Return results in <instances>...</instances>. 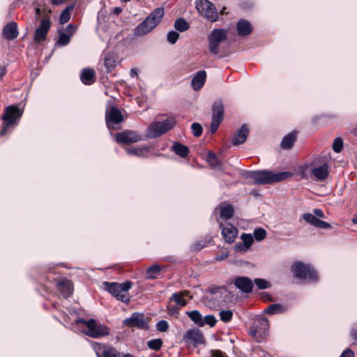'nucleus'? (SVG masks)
<instances>
[{
  "instance_id": "nucleus-1",
  "label": "nucleus",
  "mask_w": 357,
  "mask_h": 357,
  "mask_svg": "<svg viewBox=\"0 0 357 357\" xmlns=\"http://www.w3.org/2000/svg\"><path fill=\"white\" fill-rule=\"evenodd\" d=\"M293 175L289 172L273 173L271 170L249 171L247 176L252 178L255 184L266 185L286 180Z\"/></svg>"
},
{
  "instance_id": "nucleus-2",
  "label": "nucleus",
  "mask_w": 357,
  "mask_h": 357,
  "mask_svg": "<svg viewBox=\"0 0 357 357\" xmlns=\"http://www.w3.org/2000/svg\"><path fill=\"white\" fill-rule=\"evenodd\" d=\"M163 15V8H157L135 28L134 35L142 37L150 33L160 22Z\"/></svg>"
},
{
  "instance_id": "nucleus-3",
  "label": "nucleus",
  "mask_w": 357,
  "mask_h": 357,
  "mask_svg": "<svg viewBox=\"0 0 357 357\" xmlns=\"http://www.w3.org/2000/svg\"><path fill=\"white\" fill-rule=\"evenodd\" d=\"M291 269L294 278L297 279L307 280L309 283L317 282L319 280L317 271L308 264L296 261L291 265Z\"/></svg>"
},
{
  "instance_id": "nucleus-4",
  "label": "nucleus",
  "mask_w": 357,
  "mask_h": 357,
  "mask_svg": "<svg viewBox=\"0 0 357 357\" xmlns=\"http://www.w3.org/2000/svg\"><path fill=\"white\" fill-rule=\"evenodd\" d=\"M176 123L174 117L169 116L162 121L151 123L147 130V136L150 138H156L171 130Z\"/></svg>"
},
{
  "instance_id": "nucleus-5",
  "label": "nucleus",
  "mask_w": 357,
  "mask_h": 357,
  "mask_svg": "<svg viewBox=\"0 0 357 357\" xmlns=\"http://www.w3.org/2000/svg\"><path fill=\"white\" fill-rule=\"evenodd\" d=\"M22 112L16 105H10L6 107L1 119L4 121V125L0 131V135L3 136L6 134L9 126L17 123L21 118Z\"/></svg>"
},
{
  "instance_id": "nucleus-6",
  "label": "nucleus",
  "mask_w": 357,
  "mask_h": 357,
  "mask_svg": "<svg viewBox=\"0 0 357 357\" xmlns=\"http://www.w3.org/2000/svg\"><path fill=\"white\" fill-rule=\"evenodd\" d=\"M228 33L223 29H213L208 35V50L213 55L218 54L220 45L227 40Z\"/></svg>"
},
{
  "instance_id": "nucleus-7",
  "label": "nucleus",
  "mask_w": 357,
  "mask_h": 357,
  "mask_svg": "<svg viewBox=\"0 0 357 357\" xmlns=\"http://www.w3.org/2000/svg\"><path fill=\"white\" fill-rule=\"evenodd\" d=\"M269 328L268 320L266 317H257L249 328V335L255 338L262 337L267 335Z\"/></svg>"
},
{
  "instance_id": "nucleus-8",
  "label": "nucleus",
  "mask_w": 357,
  "mask_h": 357,
  "mask_svg": "<svg viewBox=\"0 0 357 357\" xmlns=\"http://www.w3.org/2000/svg\"><path fill=\"white\" fill-rule=\"evenodd\" d=\"M123 323L128 328H137L144 331L149 328L148 319L144 314L139 312H133L130 317L124 319Z\"/></svg>"
},
{
  "instance_id": "nucleus-9",
  "label": "nucleus",
  "mask_w": 357,
  "mask_h": 357,
  "mask_svg": "<svg viewBox=\"0 0 357 357\" xmlns=\"http://www.w3.org/2000/svg\"><path fill=\"white\" fill-rule=\"evenodd\" d=\"M225 109L221 100H216L212 105L211 132L214 134L218 129L224 118Z\"/></svg>"
},
{
  "instance_id": "nucleus-10",
  "label": "nucleus",
  "mask_w": 357,
  "mask_h": 357,
  "mask_svg": "<svg viewBox=\"0 0 357 357\" xmlns=\"http://www.w3.org/2000/svg\"><path fill=\"white\" fill-rule=\"evenodd\" d=\"M109 329L104 324H98L93 319H90L87 322V330L84 333L91 337L98 338L108 335Z\"/></svg>"
},
{
  "instance_id": "nucleus-11",
  "label": "nucleus",
  "mask_w": 357,
  "mask_h": 357,
  "mask_svg": "<svg viewBox=\"0 0 357 357\" xmlns=\"http://www.w3.org/2000/svg\"><path fill=\"white\" fill-rule=\"evenodd\" d=\"M199 12L204 13V17L209 21L214 22L218 19L217 9L214 4L208 0H201L196 5Z\"/></svg>"
},
{
  "instance_id": "nucleus-12",
  "label": "nucleus",
  "mask_w": 357,
  "mask_h": 357,
  "mask_svg": "<svg viewBox=\"0 0 357 357\" xmlns=\"http://www.w3.org/2000/svg\"><path fill=\"white\" fill-rule=\"evenodd\" d=\"M123 121L121 112L116 107H108L105 112V122L109 130L114 128V125L119 124Z\"/></svg>"
},
{
  "instance_id": "nucleus-13",
  "label": "nucleus",
  "mask_w": 357,
  "mask_h": 357,
  "mask_svg": "<svg viewBox=\"0 0 357 357\" xmlns=\"http://www.w3.org/2000/svg\"><path fill=\"white\" fill-rule=\"evenodd\" d=\"M115 139L120 144H131L143 139V137L135 131L126 130L116 135Z\"/></svg>"
},
{
  "instance_id": "nucleus-14",
  "label": "nucleus",
  "mask_w": 357,
  "mask_h": 357,
  "mask_svg": "<svg viewBox=\"0 0 357 357\" xmlns=\"http://www.w3.org/2000/svg\"><path fill=\"white\" fill-rule=\"evenodd\" d=\"M105 285L109 293L113 295L118 301L128 303L130 296L128 293H123L120 288L119 283L105 282Z\"/></svg>"
},
{
  "instance_id": "nucleus-15",
  "label": "nucleus",
  "mask_w": 357,
  "mask_h": 357,
  "mask_svg": "<svg viewBox=\"0 0 357 357\" xmlns=\"http://www.w3.org/2000/svg\"><path fill=\"white\" fill-rule=\"evenodd\" d=\"M93 349L98 357H119V352L111 347L94 342L93 343Z\"/></svg>"
},
{
  "instance_id": "nucleus-16",
  "label": "nucleus",
  "mask_w": 357,
  "mask_h": 357,
  "mask_svg": "<svg viewBox=\"0 0 357 357\" xmlns=\"http://www.w3.org/2000/svg\"><path fill=\"white\" fill-rule=\"evenodd\" d=\"M51 20L50 19H43L40 21L39 26L36 29L33 40L36 43L44 41L46 39L48 31L51 27Z\"/></svg>"
},
{
  "instance_id": "nucleus-17",
  "label": "nucleus",
  "mask_w": 357,
  "mask_h": 357,
  "mask_svg": "<svg viewBox=\"0 0 357 357\" xmlns=\"http://www.w3.org/2000/svg\"><path fill=\"white\" fill-rule=\"evenodd\" d=\"M220 227L225 241L229 244L234 243L238 235V229L234 225L227 222L225 224L220 223Z\"/></svg>"
},
{
  "instance_id": "nucleus-18",
  "label": "nucleus",
  "mask_w": 357,
  "mask_h": 357,
  "mask_svg": "<svg viewBox=\"0 0 357 357\" xmlns=\"http://www.w3.org/2000/svg\"><path fill=\"white\" fill-rule=\"evenodd\" d=\"M232 283L237 289L244 293H250L253 289L252 281L245 276H236L234 278Z\"/></svg>"
},
{
  "instance_id": "nucleus-19",
  "label": "nucleus",
  "mask_w": 357,
  "mask_h": 357,
  "mask_svg": "<svg viewBox=\"0 0 357 357\" xmlns=\"http://www.w3.org/2000/svg\"><path fill=\"white\" fill-rule=\"evenodd\" d=\"M330 165L328 162H324L319 167H314L311 169V173L314 179L318 181H325L329 174Z\"/></svg>"
},
{
  "instance_id": "nucleus-20",
  "label": "nucleus",
  "mask_w": 357,
  "mask_h": 357,
  "mask_svg": "<svg viewBox=\"0 0 357 357\" xmlns=\"http://www.w3.org/2000/svg\"><path fill=\"white\" fill-rule=\"evenodd\" d=\"M17 24L15 22L8 23L3 29L2 36L4 38L11 40L18 36Z\"/></svg>"
},
{
  "instance_id": "nucleus-21",
  "label": "nucleus",
  "mask_w": 357,
  "mask_h": 357,
  "mask_svg": "<svg viewBox=\"0 0 357 357\" xmlns=\"http://www.w3.org/2000/svg\"><path fill=\"white\" fill-rule=\"evenodd\" d=\"M248 133V127L245 124L242 125L236 133L234 134L232 138V144L235 146L243 144L247 139Z\"/></svg>"
},
{
  "instance_id": "nucleus-22",
  "label": "nucleus",
  "mask_w": 357,
  "mask_h": 357,
  "mask_svg": "<svg viewBox=\"0 0 357 357\" xmlns=\"http://www.w3.org/2000/svg\"><path fill=\"white\" fill-rule=\"evenodd\" d=\"M57 289L64 298H68L73 294V284L68 280H61L57 282Z\"/></svg>"
},
{
  "instance_id": "nucleus-23",
  "label": "nucleus",
  "mask_w": 357,
  "mask_h": 357,
  "mask_svg": "<svg viewBox=\"0 0 357 357\" xmlns=\"http://www.w3.org/2000/svg\"><path fill=\"white\" fill-rule=\"evenodd\" d=\"M236 31L239 36H247L252 33V26L250 22L246 20L241 19L236 23Z\"/></svg>"
},
{
  "instance_id": "nucleus-24",
  "label": "nucleus",
  "mask_w": 357,
  "mask_h": 357,
  "mask_svg": "<svg viewBox=\"0 0 357 357\" xmlns=\"http://www.w3.org/2000/svg\"><path fill=\"white\" fill-rule=\"evenodd\" d=\"M206 73L205 70L198 71L193 77L191 84L195 91L200 90L206 82Z\"/></svg>"
},
{
  "instance_id": "nucleus-25",
  "label": "nucleus",
  "mask_w": 357,
  "mask_h": 357,
  "mask_svg": "<svg viewBox=\"0 0 357 357\" xmlns=\"http://www.w3.org/2000/svg\"><path fill=\"white\" fill-rule=\"evenodd\" d=\"M243 243L236 244L235 250L240 252H245L251 246L253 243V236L250 234H243L241 235Z\"/></svg>"
},
{
  "instance_id": "nucleus-26",
  "label": "nucleus",
  "mask_w": 357,
  "mask_h": 357,
  "mask_svg": "<svg viewBox=\"0 0 357 357\" xmlns=\"http://www.w3.org/2000/svg\"><path fill=\"white\" fill-rule=\"evenodd\" d=\"M80 79L85 85H91L96 81V74L92 68H84L80 73Z\"/></svg>"
},
{
  "instance_id": "nucleus-27",
  "label": "nucleus",
  "mask_w": 357,
  "mask_h": 357,
  "mask_svg": "<svg viewBox=\"0 0 357 357\" xmlns=\"http://www.w3.org/2000/svg\"><path fill=\"white\" fill-rule=\"evenodd\" d=\"M184 338L192 341L195 344H200L204 343V336L199 330H190L184 335Z\"/></svg>"
},
{
  "instance_id": "nucleus-28",
  "label": "nucleus",
  "mask_w": 357,
  "mask_h": 357,
  "mask_svg": "<svg viewBox=\"0 0 357 357\" xmlns=\"http://www.w3.org/2000/svg\"><path fill=\"white\" fill-rule=\"evenodd\" d=\"M171 150L174 151L175 154L183 158H185L190 153L189 148L178 142H174L173 143Z\"/></svg>"
},
{
  "instance_id": "nucleus-29",
  "label": "nucleus",
  "mask_w": 357,
  "mask_h": 357,
  "mask_svg": "<svg viewBox=\"0 0 357 357\" xmlns=\"http://www.w3.org/2000/svg\"><path fill=\"white\" fill-rule=\"evenodd\" d=\"M117 65V58L112 53H108L104 58V66L106 68L107 73H111Z\"/></svg>"
},
{
  "instance_id": "nucleus-30",
  "label": "nucleus",
  "mask_w": 357,
  "mask_h": 357,
  "mask_svg": "<svg viewBox=\"0 0 357 357\" xmlns=\"http://www.w3.org/2000/svg\"><path fill=\"white\" fill-rule=\"evenodd\" d=\"M296 139V133L290 132L283 137L280 146L283 149H289L293 146Z\"/></svg>"
},
{
  "instance_id": "nucleus-31",
  "label": "nucleus",
  "mask_w": 357,
  "mask_h": 357,
  "mask_svg": "<svg viewBox=\"0 0 357 357\" xmlns=\"http://www.w3.org/2000/svg\"><path fill=\"white\" fill-rule=\"evenodd\" d=\"M162 269L161 267L157 264H155L150 267H149L146 270V279L147 280H153L158 278V276L160 275Z\"/></svg>"
},
{
  "instance_id": "nucleus-32",
  "label": "nucleus",
  "mask_w": 357,
  "mask_h": 357,
  "mask_svg": "<svg viewBox=\"0 0 357 357\" xmlns=\"http://www.w3.org/2000/svg\"><path fill=\"white\" fill-rule=\"evenodd\" d=\"M185 313L195 324L199 327L204 326V323L202 321V315L198 310H194L192 311H188Z\"/></svg>"
},
{
  "instance_id": "nucleus-33",
  "label": "nucleus",
  "mask_w": 357,
  "mask_h": 357,
  "mask_svg": "<svg viewBox=\"0 0 357 357\" xmlns=\"http://www.w3.org/2000/svg\"><path fill=\"white\" fill-rule=\"evenodd\" d=\"M287 310V308L281 304L275 303L269 305L267 308L264 310V313L273 315L276 314L284 313Z\"/></svg>"
},
{
  "instance_id": "nucleus-34",
  "label": "nucleus",
  "mask_w": 357,
  "mask_h": 357,
  "mask_svg": "<svg viewBox=\"0 0 357 357\" xmlns=\"http://www.w3.org/2000/svg\"><path fill=\"white\" fill-rule=\"evenodd\" d=\"M126 151L128 155H133L138 157H146L148 154L149 148H126Z\"/></svg>"
},
{
  "instance_id": "nucleus-35",
  "label": "nucleus",
  "mask_w": 357,
  "mask_h": 357,
  "mask_svg": "<svg viewBox=\"0 0 357 357\" xmlns=\"http://www.w3.org/2000/svg\"><path fill=\"white\" fill-rule=\"evenodd\" d=\"M206 161L209 165L213 168H218L222 166L221 161L218 159L217 155L213 151L208 152Z\"/></svg>"
},
{
  "instance_id": "nucleus-36",
  "label": "nucleus",
  "mask_w": 357,
  "mask_h": 357,
  "mask_svg": "<svg viewBox=\"0 0 357 357\" xmlns=\"http://www.w3.org/2000/svg\"><path fill=\"white\" fill-rule=\"evenodd\" d=\"M74 8V5L68 6L61 13L59 17V22L61 24H64L67 23L70 19L71 15V12Z\"/></svg>"
},
{
  "instance_id": "nucleus-37",
  "label": "nucleus",
  "mask_w": 357,
  "mask_h": 357,
  "mask_svg": "<svg viewBox=\"0 0 357 357\" xmlns=\"http://www.w3.org/2000/svg\"><path fill=\"white\" fill-rule=\"evenodd\" d=\"M233 215L234 209L231 205L224 206L220 208V217L222 219L227 220L232 218Z\"/></svg>"
},
{
  "instance_id": "nucleus-38",
  "label": "nucleus",
  "mask_w": 357,
  "mask_h": 357,
  "mask_svg": "<svg viewBox=\"0 0 357 357\" xmlns=\"http://www.w3.org/2000/svg\"><path fill=\"white\" fill-rule=\"evenodd\" d=\"M174 28L180 32H183L187 31L190 28V26L185 19L178 18L175 21Z\"/></svg>"
},
{
  "instance_id": "nucleus-39",
  "label": "nucleus",
  "mask_w": 357,
  "mask_h": 357,
  "mask_svg": "<svg viewBox=\"0 0 357 357\" xmlns=\"http://www.w3.org/2000/svg\"><path fill=\"white\" fill-rule=\"evenodd\" d=\"M169 301L175 302L180 307H185L187 305V301L182 297V294H179L178 292L174 293L171 296Z\"/></svg>"
},
{
  "instance_id": "nucleus-40",
  "label": "nucleus",
  "mask_w": 357,
  "mask_h": 357,
  "mask_svg": "<svg viewBox=\"0 0 357 357\" xmlns=\"http://www.w3.org/2000/svg\"><path fill=\"white\" fill-rule=\"evenodd\" d=\"M211 241H213L211 238H209L208 240L205 239L197 241L192 245V250L193 251L199 252L202 248H205Z\"/></svg>"
},
{
  "instance_id": "nucleus-41",
  "label": "nucleus",
  "mask_w": 357,
  "mask_h": 357,
  "mask_svg": "<svg viewBox=\"0 0 357 357\" xmlns=\"http://www.w3.org/2000/svg\"><path fill=\"white\" fill-rule=\"evenodd\" d=\"M148 347L153 351H159L162 346V340L160 338L153 339L147 342Z\"/></svg>"
},
{
  "instance_id": "nucleus-42",
  "label": "nucleus",
  "mask_w": 357,
  "mask_h": 357,
  "mask_svg": "<svg viewBox=\"0 0 357 357\" xmlns=\"http://www.w3.org/2000/svg\"><path fill=\"white\" fill-rule=\"evenodd\" d=\"M70 36L67 33H63L61 31H59V39L57 40V44L61 46L67 45L70 40Z\"/></svg>"
},
{
  "instance_id": "nucleus-43",
  "label": "nucleus",
  "mask_w": 357,
  "mask_h": 357,
  "mask_svg": "<svg viewBox=\"0 0 357 357\" xmlns=\"http://www.w3.org/2000/svg\"><path fill=\"white\" fill-rule=\"evenodd\" d=\"M252 236H253V238H255V240H257L258 241H261L266 238V231L261 227L256 228L254 230Z\"/></svg>"
},
{
  "instance_id": "nucleus-44",
  "label": "nucleus",
  "mask_w": 357,
  "mask_h": 357,
  "mask_svg": "<svg viewBox=\"0 0 357 357\" xmlns=\"http://www.w3.org/2000/svg\"><path fill=\"white\" fill-rule=\"evenodd\" d=\"M220 319L224 323L229 322L233 317V312L231 310H221L219 312Z\"/></svg>"
},
{
  "instance_id": "nucleus-45",
  "label": "nucleus",
  "mask_w": 357,
  "mask_h": 357,
  "mask_svg": "<svg viewBox=\"0 0 357 357\" xmlns=\"http://www.w3.org/2000/svg\"><path fill=\"white\" fill-rule=\"evenodd\" d=\"M254 282L259 289H266L271 287L270 282L264 279L256 278L254 280Z\"/></svg>"
},
{
  "instance_id": "nucleus-46",
  "label": "nucleus",
  "mask_w": 357,
  "mask_h": 357,
  "mask_svg": "<svg viewBox=\"0 0 357 357\" xmlns=\"http://www.w3.org/2000/svg\"><path fill=\"white\" fill-rule=\"evenodd\" d=\"M192 132L196 137H200L203 132V128L199 123H193L191 125Z\"/></svg>"
},
{
  "instance_id": "nucleus-47",
  "label": "nucleus",
  "mask_w": 357,
  "mask_h": 357,
  "mask_svg": "<svg viewBox=\"0 0 357 357\" xmlns=\"http://www.w3.org/2000/svg\"><path fill=\"white\" fill-rule=\"evenodd\" d=\"M303 218L310 225L315 227L318 218L313 214L306 213L303 215Z\"/></svg>"
},
{
  "instance_id": "nucleus-48",
  "label": "nucleus",
  "mask_w": 357,
  "mask_h": 357,
  "mask_svg": "<svg viewBox=\"0 0 357 357\" xmlns=\"http://www.w3.org/2000/svg\"><path fill=\"white\" fill-rule=\"evenodd\" d=\"M202 321L204 323V325H208L210 327H213L217 323V319L215 316L212 314L206 315L204 318H202Z\"/></svg>"
},
{
  "instance_id": "nucleus-49",
  "label": "nucleus",
  "mask_w": 357,
  "mask_h": 357,
  "mask_svg": "<svg viewBox=\"0 0 357 357\" xmlns=\"http://www.w3.org/2000/svg\"><path fill=\"white\" fill-rule=\"evenodd\" d=\"M179 38V34L175 31H170L167 35V40L170 44H175Z\"/></svg>"
},
{
  "instance_id": "nucleus-50",
  "label": "nucleus",
  "mask_w": 357,
  "mask_h": 357,
  "mask_svg": "<svg viewBox=\"0 0 357 357\" xmlns=\"http://www.w3.org/2000/svg\"><path fill=\"white\" fill-rule=\"evenodd\" d=\"M343 148V141L340 137H337L333 141V149L335 153H340Z\"/></svg>"
},
{
  "instance_id": "nucleus-51",
  "label": "nucleus",
  "mask_w": 357,
  "mask_h": 357,
  "mask_svg": "<svg viewBox=\"0 0 357 357\" xmlns=\"http://www.w3.org/2000/svg\"><path fill=\"white\" fill-rule=\"evenodd\" d=\"M168 328L169 324L165 320H160L156 324V329L160 332H165Z\"/></svg>"
},
{
  "instance_id": "nucleus-52",
  "label": "nucleus",
  "mask_w": 357,
  "mask_h": 357,
  "mask_svg": "<svg viewBox=\"0 0 357 357\" xmlns=\"http://www.w3.org/2000/svg\"><path fill=\"white\" fill-rule=\"evenodd\" d=\"M120 288L123 293H127V291L131 288L132 282L130 281H126L123 283H119Z\"/></svg>"
},
{
  "instance_id": "nucleus-53",
  "label": "nucleus",
  "mask_w": 357,
  "mask_h": 357,
  "mask_svg": "<svg viewBox=\"0 0 357 357\" xmlns=\"http://www.w3.org/2000/svg\"><path fill=\"white\" fill-rule=\"evenodd\" d=\"M315 227L321 229H328L331 227V225L329 223L318 219Z\"/></svg>"
},
{
  "instance_id": "nucleus-54",
  "label": "nucleus",
  "mask_w": 357,
  "mask_h": 357,
  "mask_svg": "<svg viewBox=\"0 0 357 357\" xmlns=\"http://www.w3.org/2000/svg\"><path fill=\"white\" fill-rule=\"evenodd\" d=\"M179 306H172V307H167V311L168 314L170 315H174L179 313L180 309Z\"/></svg>"
},
{
  "instance_id": "nucleus-55",
  "label": "nucleus",
  "mask_w": 357,
  "mask_h": 357,
  "mask_svg": "<svg viewBox=\"0 0 357 357\" xmlns=\"http://www.w3.org/2000/svg\"><path fill=\"white\" fill-rule=\"evenodd\" d=\"M340 357H354V353L350 349L344 350Z\"/></svg>"
},
{
  "instance_id": "nucleus-56",
  "label": "nucleus",
  "mask_w": 357,
  "mask_h": 357,
  "mask_svg": "<svg viewBox=\"0 0 357 357\" xmlns=\"http://www.w3.org/2000/svg\"><path fill=\"white\" fill-rule=\"evenodd\" d=\"M75 30L76 26L71 24H68L66 27V31L68 33L67 34H68L70 36L75 32Z\"/></svg>"
},
{
  "instance_id": "nucleus-57",
  "label": "nucleus",
  "mask_w": 357,
  "mask_h": 357,
  "mask_svg": "<svg viewBox=\"0 0 357 357\" xmlns=\"http://www.w3.org/2000/svg\"><path fill=\"white\" fill-rule=\"evenodd\" d=\"M229 256L228 252H224L221 255H217L215 259L216 261H220L224 260L225 258H227Z\"/></svg>"
},
{
  "instance_id": "nucleus-58",
  "label": "nucleus",
  "mask_w": 357,
  "mask_h": 357,
  "mask_svg": "<svg viewBox=\"0 0 357 357\" xmlns=\"http://www.w3.org/2000/svg\"><path fill=\"white\" fill-rule=\"evenodd\" d=\"M225 354L220 350H212L211 351V356L212 357H224Z\"/></svg>"
},
{
  "instance_id": "nucleus-59",
  "label": "nucleus",
  "mask_w": 357,
  "mask_h": 357,
  "mask_svg": "<svg viewBox=\"0 0 357 357\" xmlns=\"http://www.w3.org/2000/svg\"><path fill=\"white\" fill-rule=\"evenodd\" d=\"M313 212L316 217H319V218H324V213L321 209L315 208V209H314Z\"/></svg>"
},
{
  "instance_id": "nucleus-60",
  "label": "nucleus",
  "mask_w": 357,
  "mask_h": 357,
  "mask_svg": "<svg viewBox=\"0 0 357 357\" xmlns=\"http://www.w3.org/2000/svg\"><path fill=\"white\" fill-rule=\"evenodd\" d=\"M350 336L357 342V328H353L350 331Z\"/></svg>"
},
{
  "instance_id": "nucleus-61",
  "label": "nucleus",
  "mask_w": 357,
  "mask_h": 357,
  "mask_svg": "<svg viewBox=\"0 0 357 357\" xmlns=\"http://www.w3.org/2000/svg\"><path fill=\"white\" fill-rule=\"evenodd\" d=\"M89 321V320H86L83 318H79V319H77V320L75 321V323L76 324H84L86 327H87V322Z\"/></svg>"
},
{
  "instance_id": "nucleus-62",
  "label": "nucleus",
  "mask_w": 357,
  "mask_h": 357,
  "mask_svg": "<svg viewBox=\"0 0 357 357\" xmlns=\"http://www.w3.org/2000/svg\"><path fill=\"white\" fill-rule=\"evenodd\" d=\"M130 75L132 77H137L138 70L137 68H131L130 70Z\"/></svg>"
},
{
  "instance_id": "nucleus-63",
  "label": "nucleus",
  "mask_w": 357,
  "mask_h": 357,
  "mask_svg": "<svg viewBox=\"0 0 357 357\" xmlns=\"http://www.w3.org/2000/svg\"><path fill=\"white\" fill-rule=\"evenodd\" d=\"M122 8L121 7H116L113 9L112 13L116 15H119L122 12Z\"/></svg>"
},
{
  "instance_id": "nucleus-64",
  "label": "nucleus",
  "mask_w": 357,
  "mask_h": 357,
  "mask_svg": "<svg viewBox=\"0 0 357 357\" xmlns=\"http://www.w3.org/2000/svg\"><path fill=\"white\" fill-rule=\"evenodd\" d=\"M64 0H52V3L53 5H60L63 3Z\"/></svg>"
}]
</instances>
